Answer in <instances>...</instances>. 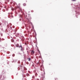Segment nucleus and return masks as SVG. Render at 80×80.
I'll list each match as a JSON object with an SVG mask.
<instances>
[{"mask_svg":"<svg viewBox=\"0 0 80 80\" xmlns=\"http://www.w3.org/2000/svg\"><path fill=\"white\" fill-rule=\"evenodd\" d=\"M40 70L41 71H44V68L43 67V66H41Z\"/></svg>","mask_w":80,"mask_h":80,"instance_id":"obj_1","label":"nucleus"},{"mask_svg":"<svg viewBox=\"0 0 80 80\" xmlns=\"http://www.w3.org/2000/svg\"><path fill=\"white\" fill-rule=\"evenodd\" d=\"M35 53V52L33 51V50L31 52V55H33Z\"/></svg>","mask_w":80,"mask_h":80,"instance_id":"obj_2","label":"nucleus"},{"mask_svg":"<svg viewBox=\"0 0 80 80\" xmlns=\"http://www.w3.org/2000/svg\"><path fill=\"white\" fill-rule=\"evenodd\" d=\"M16 47H20V46H19V45L18 44H17L16 45Z\"/></svg>","mask_w":80,"mask_h":80,"instance_id":"obj_3","label":"nucleus"},{"mask_svg":"<svg viewBox=\"0 0 80 80\" xmlns=\"http://www.w3.org/2000/svg\"><path fill=\"white\" fill-rule=\"evenodd\" d=\"M28 61H30V60H31V58H28Z\"/></svg>","mask_w":80,"mask_h":80,"instance_id":"obj_4","label":"nucleus"},{"mask_svg":"<svg viewBox=\"0 0 80 80\" xmlns=\"http://www.w3.org/2000/svg\"><path fill=\"white\" fill-rule=\"evenodd\" d=\"M23 6H26V5H27V4H26V3H24L23 4Z\"/></svg>","mask_w":80,"mask_h":80,"instance_id":"obj_5","label":"nucleus"},{"mask_svg":"<svg viewBox=\"0 0 80 80\" xmlns=\"http://www.w3.org/2000/svg\"><path fill=\"white\" fill-rule=\"evenodd\" d=\"M26 75L27 77H28V76H29V74H27Z\"/></svg>","mask_w":80,"mask_h":80,"instance_id":"obj_6","label":"nucleus"},{"mask_svg":"<svg viewBox=\"0 0 80 80\" xmlns=\"http://www.w3.org/2000/svg\"><path fill=\"white\" fill-rule=\"evenodd\" d=\"M19 8L20 10V11H22V9H21V8Z\"/></svg>","mask_w":80,"mask_h":80,"instance_id":"obj_7","label":"nucleus"},{"mask_svg":"<svg viewBox=\"0 0 80 80\" xmlns=\"http://www.w3.org/2000/svg\"><path fill=\"white\" fill-rule=\"evenodd\" d=\"M20 47H21V48H22V45H21Z\"/></svg>","mask_w":80,"mask_h":80,"instance_id":"obj_8","label":"nucleus"},{"mask_svg":"<svg viewBox=\"0 0 80 80\" xmlns=\"http://www.w3.org/2000/svg\"><path fill=\"white\" fill-rule=\"evenodd\" d=\"M72 1H75L76 0H72Z\"/></svg>","mask_w":80,"mask_h":80,"instance_id":"obj_9","label":"nucleus"},{"mask_svg":"<svg viewBox=\"0 0 80 80\" xmlns=\"http://www.w3.org/2000/svg\"><path fill=\"white\" fill-rule=\"evenodd\" d=\"M12 41H13H13H14L13 40H12Z\"/></svg>","mask_w":80,"mask_h":80,"instance_id":"obj_10","label":"nucleus"},{"mask_svg":"<svg viewBox=\"0 0 80 80\" xmlns=\"http://www.w3.org/2000/svg\"><path fill=\"white\" fill-rule=\"evenodd\" d=\"M56 80H57V78H56Z\"/></svg>","mask_w":80,"mask_h":80,"instance_id":"obj_11","label":"nucleus"}]
</instances>
